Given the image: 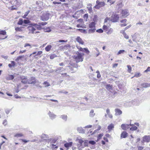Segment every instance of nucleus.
<instances>
[{"instance_id": "1", "label": "nucleus", "mask_w": 150, "mask_h": 150, "mask_svg": "<svg viewBox=\"0 0 150 150\" xmlns=\"http://www.w3.org/2000/svg\"><path fill=\"white\" fill-rule=\"evenodd\" d=\"M76 55H74L73 56L74 58L76 63L83 61V58L82 57L84 55V54L83 53H79L77 52L76 53Z\"/></svg>"}, {"instance_id": "2", "label": "nucleus", "mask_w": 150, "mask_h": 150, "mask_svg": "<svg viewBox=\"0 0 150 150\" xmlns=\"http://www.w3.org/2000/svg\"><path fill=\"white\" fill-rule=\"evenodd\" d=\"M50 13L45 12L41 16V19L43 21H45L48 20L49 18Z\"/></svg>"}, {"instance_id": "3", "label": "nucleus", "mask_w": 150, "mask_h": 150, "mask_svg": "<svg viewBox=\"0 0 150 150\" xmlns=\"http://www.w3.org/2000/svg\"><path fill=\"white\" fill-rule=\"evenodd\" d=\"M79 142L80 144V145L82 148H84L86 146H88V141L85 140L83 141L82 139H79Z\"/></svg>"}, {"instance_id": "4", "label": "nucleus", "mask_w": 150, "mask_h": 150, "mask_svg": "<svg viewBox=\"0 0 150 150\" xmlns=\"http://www.w3.org/2000/svg\"><path fill=\"white\" fill-rule=\"evenodd\" d=\"M119 17L118 14L113 13L111 17L110 21L112 22H117L119 20Z\"/></svg>"}, {"instance_id": "5", "label": "nucleus", "mask_w": 150, "mask_h": 150, "mask_svg": "<svg viewBox=\"0 0 150 150\" xmlns=\"http://www.w3.org/2000/svg\"><path fill=\"white\" fill-rule=\"evenodd\" d=\"M36 4L37 5V6L36 7V8H35V10L37 11H40L41 10V8H38L37 7L38 6L39 8H40L42 5V2L40 1H37L36 2Z\"/></svg>"}, {"instance_id": "6", "label": "nucleus", "mask_w": 150, "mask_h": 150, "mask_svg": "<svg viewBox=\"0 0 150 150\" xmlns=\"http://www.w3.org/2000/svg\"><path fill=\"white\" fill-rule=\"evenodd\" d=\"M121 14L122 16L125 17L129 15L128 10H122Z\"/></svg>"}, {"instance_id": "7", "label": "nucleus", "mask_w": 150, "mask_h": 150, "mask_svg": "<svg viewBox=\"0 0 150 150\" xmlns=\"http://www.w3.org/2000/svg\"><path fill=\"white\" fill-rule=\"evenodd\" d=\"M48 115L50 118L52 120L55 119L57 116L56 115L54 114L52 112L49 111L48 113Z\"/></svg>"}, {"instance_id": "8", "label": "nucleus", "mask_w": 150, "mask_h": 150, "mask_svg": "<svg viewBox=\"0 0 150 150\" xmlns=\"http://www.w3.org/2000/svg\"><path fill=\"white\" fill-rule=\"evenodd\" d=\"M143 139L144 142H149L150 141V136H144L143 137Z\"/></svg>"}, {"instance_id": "9", "label": "nucleus", "mask_w": 150, "mask_h": 150, "mask_svg": "<svg viewBox=\"0 0 150 150\" xmlns=\"http://www.w3.org/2000/svg\"><path fill=\"white\" fill-rule=\"evenodd\" d=\"M27 55H26L25 56L24 55H23L22 56H20L18 57L16 59H15V61L16 62H18L19 60H21V61H23V59L25 57H26L27 56Z\"/></svg>"}, {"instance_id": "10", "label": "nucleus", "mask_w": 150, "mask_h": 150, "mask_svg": "<svg viewBox=\"0 0 150 150\" xmlns=\"http://www.w3.org/2000/svg\"><path fill=\"white\" fill-rule=\"evenodd\" d=\"M6 32L5 30H0V39L2 40L6 38H7V36L5 37V38H2L1 36V35H4L6 34Z\"/></svg>"}, {"instance_id": "11", "label": "nucleus", "mask_w": 150, "mask_h": 150, "mask_svg": "<svg viewBox=\"0 0 150 150\" xmlns=\"http://www.w3.org/2000/svg\"><path fill=\"white\" fill-rule=\"evenodd\" d=\"M115 111V115L116 116L120 115L122 114V112L119 109H116Z\"/></svg>"}, {"instance_id": "12", "label": "nucleus", "mask_w": 150, "mask_h": 150, "mask_svg": "<svg viewBox=\"0 0 150 150\" xmlns=\"http://www.w3.org/2000/svg\"><path fill=\"white\" fill-rule=\"evenodd\" d=\"M76 40L79 44L83 45L84 43V42L82 40V39L79 36H78L77 37V38H76Z\"/></svg>"}, {"instance_id": "13", "label": "nucleus", "mask_w": 150, "mask_h": 150, "mask_svg": "<svg viewBox=\"0 0 150 150\" xmlns=\"http://www.w3.org/2000/svg\"><path fill=\"white\" fill-rule=\"evenodd\" d=\"M28 28L29 30L33 34L35 33V31L36 30V29L34 26L32 25L31 26H28Z\"/></svg>"}, {"instance_id": "14", "label": "nucleus", "mask_w": 150, "mask_h": 150, "mask_svg": "<svg viewBox=\"0 0 150 150\" xmlns=\"http://www.w3.org/2000/svg\"><path fill=\"white\" fill-rule=\"evenodd\" d=\"M31 25L34 26L36 29H37L38 30H40L41 28L40 25L39 24V25H38L35 23H33L31 24Z\"/></svg>"}, {"instance_id": "15", "label": "nucleus", "mask_w": 150, "mask_h": 150, "mask_svg": "<svg viewBox=\"0 0 150 150\" xmlns=\"http://www.w3.org/2000/svg\"><path fill=\"white\" fill-rule=\"evenodd\" d=\"M35 78L34 77H32L30 78V80H29V82H28V84H35L36 83Z\"/></svg>"}, {"instance_id": "16", "label": "nucleus", "mask_w": 150, "mask_h": 150, "mask_svg": "<svg viewBox=\"0 0 150 150\" xmlns=\"http://www.w3.org/2000/svg\"><path fill=\"white\" fill-rule=\"evenodd\" d=\"M121 127L123 130H125L129 127V125L126 124H122L121 125Z\"/></svg>"}, {"instance_id": "17", "label": "nucleus", "mask_w": 150, "mask_h": 150, "mask_svg": "<svg viewBox=\"0 0 150 150\" xmlns=\"http://www.w3.org/2000/svg\"><path fill=\"white\" fill-rule=\"evenodd\" d=\"M127 133L125 131L123 132L121 134L120 137L121 138H126L127 136Z\"/></svg>"}, {"instance_id": "18", "label": "nucleus", "mask_w": 150, "mask_h": 150, "mask_svg": "<svg viewBox=\"0 0 150 150\" xmlns=\"http://www.w3.org/2000/svg\"><path fill=\"white\" fill-rule=\"evenodd\" d=\"M77 130L78 132L79 133H85V130L83 129L81 127H78L77 128Z\"/></svg>"}, {"instance_id": "19", "label": "nucleus", "mask_w": 150, "mask_h": 150, "mask_svg": "<svg viewBox=\"0 0 150 150\" xmlns=\"http://www.w3.org/2000/svg\"><path fill=\"white\" fill-rule=\"evenodd\" d=\"M95 23L94 22H92L89 24V27L90 28H95Z\"/></svg>"}, {"instance_id": "20", "label": "nucleus", "mask_w": 150, "mask_h": 150, "mask_svg": "<svg viewBox=\"0 0 150 150\" xmlns=\"http://www.w3.org/2000/svg\"><path fill=\"white\" fill-rule=\"evenodd\" d=\"M142 86L144 88H146L148 87H150V83H144L141 84Z\"/></svg>"}, {"instance_id": "21", "label": "nucleus", "mask_w": 150, "mask_h": 150, "mask_svg": "<svg viewBox=\"0 0 150 150\" xmlns=\"http://www.w3.org/2000/svg\"><path fill=\"white\" fill-rule=\"evenodd\" d=\"M77 67L78 65L77 64H76V66L75 67V69H74V68H70V70L71 71V73H74L76 72L77 69Z\"/></svg>"}, {"instance_id": "22", "label": "nucleus", "mask_w": 150, "mask_h": 150, "mask_svg": "<svg viewBox=\"0 0 150 150\" xmlns=\"http://www.w3.org/2000/svg\"><path fill=\"white\" fill-rule=\"evenodd\" d=\"M72 144V142H69L68 143H66L64 144V146L66 148L68 149V148L69 147L71 146Z\"/></svg>"}, {"instance_id": "23", "label": "nucleus", "mask_w": 150, "mask_h": 150, "mask_svg": "<svg viewBox=\"0 0 150 150\" xmlns=\"http://www.w3.org/2000/svg\"><path fill=\"white\" fill-rule=\"evenodd\" d=\"M15 5L16 6H18L22 4V2L21 0H16L15 2Z\"/></svg>"}, {"instance_id": "24", "label": "nucleus", "mask_w": 150, "mask_h": 150, "mask_svg": "<svg viewBox=\"0 0 150 150\" xmlns=\"http://www.w3.org/2000/svg\"><path fill=\"white\" fill-rule=\"evenodd\" d=\"M114 128V125L112 124H111L108 127V129L109 131H111Z\"/></svg>"}, {"instance_id": "25", "label": "nucleus", "mask_w": 150, "mask_h": 150, "mask_svg": "<svg viewBox=\"0 0 150 150\" xmlns=\"http://www.w3.org/2000/svg\"><path fill=\"white\" fill-rule=\"evenodd\" d=\"M52 47L51 45H48L45 48V50L47 52H49L50 50Z\"/></svg>"}, {"instance_id": "26", "label": "nucleus", "mask_w": 150, "mask_h": 150, "mask_svg": "<svg viewBox=\"0 0 150 150\" xmlns=\"http://www.w3.org/2000/svg\"><path fill=\"white\" fill-rule=\"evenodd\" d=\"M60 117L62 118L63 120H64L65 121H66L67 120V115H61Z\"/></svg>"}, {"instance_id": "27", "label": "nucleus", "mask_w": 150, "mask_h": 150, "mask_svg": "<svg viewBox=\"0 0 150 150\" xmlns=\"http://www.w3.org/2000/svg\"><path fill=\"white\" fill-rule=\"evenodd\" d=\"M14 78V76L12 75H9L8 77L6 78V79L8 80H13Z\"/></svg>"}, {"instance_id": "28", "label": "nucleus", "mask_w": 150, "mask_h": 150, "mask_svg": "<svg viewBox=\"0 0 150 150\" xmlns=\"http://www.w3.org/2000/svg\"><path fill=\"white\" fill-rule=\"evenodd\" d=\"M40 137L42 139H44V138H49V137L48 136V135L45 134H42L41 136Z\"/></svg>"}, {"instance_id": "29", "label": "nucleus", "mask_w": 150, "mask_h": 150, "mask_svg": "<svg viewBox=\"0 0 150 150\" xmlns=\"http://www.w3.org/2000/svg\"><path fill=\"white\" fill-rule=\"evenodd\" d=\"M96 30L95 28H91V29L88 30V32L89 33H94Z\"/></svg>"}, {"instance_id": "30", "label": "nucleus", "mask_w": 150, "mask_h": 150, "mask_svg": "<svg viewBox=\"0 0 150 150\" xmlns=\"http://www.w3.org/2000/svg\"><path fill=\"white\" fill-rule=\"evenodd\" d=\"M57 56L55 54H52L50 56V58L51 59H53L55 57H57Z\"/></svg>"}, {"instance_id": "31", "label": "nucleus", "mask_w": 150, "mask_h": 150, "mask_svg": "<svg viewBox=\"0 0 150 150\" xmlns=\"http://www.w3.org/2000/svg\"><path fill=\"white\" fill-rule=\"evenodd\" d=\"M23 136V134L21 133H17L15 134L14 137L17 138L21 137Z\"/></svg>"}, {"instance_id": "32", "label": "nucleus", "mask_w": 150, "mask_h": 150, "mask_svg": "<svg viewBox=\"0 0 150 150\" xmlns=\"http://www.w3.org/2000/svg\"><path fill=\"white\" fill-rule=\"evenodd\" d=\"M95 115V113H94L93 110H91L90 112V116L91 117H93Z\"/></svg>"}, {"instance_id": "33", "label": "nucleus", "mask_w": 150, "mask_h": 150, "mask_svg": "<svg viewBox=\"0 0 150 150\" xmlns=\"http://www.w3.org/2000/svg\"><path fill=\"white\" fill-rule=\"evenodd\" d=\"M23 22V19L22 18H20L19 19L18 21V22L17 24L19 25H21L22 24Z\"/></svg>"}, {"instance_id": "34", "label": "nucleus", "mask_w": 150, "mask_h": 150, "mask_svg": "<svg viewBox=\"0 0 150 150\" xmlns=\"http://www.w3.org/2000/svg\"><path fill=\"white\" fill-rule=\"evenodd\" d=\"M63 69V68L62 67H59L57 68L56 69L54 70V71L55 72H57L58 71H59L62 70Z\"/></svg>"}, {"instance_id": "35", "label": "nucleus", "mask_w": 150, "mask_h": 150, "mask_svg": "<svg viewBox=\"0 0 150 150\" xmlns=\"http://www.w3.org/2000/svg\"><path fill=\"white\" fill-rule=\"evenodd\" d=\"M99 5L101 7L104 6L105 5V3L104 2H101V1Z\"/></svg>"}, {"instance_id": "36", "label": "nucleus", "mask_w": 150, "mask_h": 150, "mask_svg": "<svg viewBox=\"0 0 150 150\" xmlns=\"http://www.w3.org/2000/svg\"><path fill=\"white\" fill-rule=\"evenodd\" d=\"M113 31V30L112 28H110L109 30L107 32L108 34H111Z\"/></svg>"}, {"instance_id": "37", "label": "nucleus", "mask_w": 150, "mask_h": 150, "mask_svg": "<svg viewBox=\"0 0 150 150\" xmlns=\"http://www.w3.org/2000/svg\"><path fill=\"white\" fill-rule=\"evenodd\" d=\"M88 143L90 144H91V145H94L95 144H96V142L95 141H93V140L89 141H88Z\"/></svg>"}, {"instance_id": "38", "label": "nucleus", "mask_w": 150, "mask_h": 150, "mask_svg": "<svg viewBox=\"0 0 150 150\" xmlns=\"http://www.w3.org/2000/svg\"><path fill=\"white\" fill-rule=\"evenodd\" d=\"M137 129V127L135 126L132 127L130 128V130L132 131L135 130Z\"/></svg>"}, {"instance_id": "39", "label": "nucleus", "mask_w": 150, "mask_h": 150, "mask_svg": "<svg viewBox=\"0 0 150 150\" xmlns=\"http://www.w3.org/2000/svg\"><path fill=\"white\" fill-rule=\"evenodd\" d=\"M28 81L27 80V79L26 78H25V79H24L23 80H22L21 82L23 83L24 84H26L27 83Z\"/></svg>"}, {"instance_id": "40", "label": "nucleus", "mask_w": 150, "mask_h": 150, "mask_svg": "<svg viewBox=\"0 0 150 150\" xmlns=\"http://www.w3.org/2000/svg\"><path fill=\"white\" fill-rule=\"evenodd\" d=\"M96 32L99 33H102L103 32V31L102 29L100 28L96 30Z\"/></svg>"}, {"instance_id": "41", "label": "nucleus", "mask_w": 150, "mask_h": 150, "mask_svg": "<svg viewBox=\"0 0 150 150\" xmlns=\"http://www.w3.org/2000/svg\"><path fill=\"white\" fill-rule=\"evenodd\" d=\"M22 27H16L15 28V30L16 31H21L22 30Z\"/></svg>"}, {"instance_id": "42", "label": "nucleus", "mask_w": 150, "mask_h": 150, "mask_svg": "<svg viewBox=\"0 0 150 150\" xmlns=\"http://www.w3.org/2000/svg\"><path fill=\"white\" fill-rule=\"evenodd\" d=\"M79 30L81 32L84 33H87L86 30L85 29H79Z\"/></svg>"}, {"instance_id": "43", "label": "nucleus", "mask_w": 150, "mask_h": 150, "mask_svg": "<svg viewBox=\"0 0 150 150\" xmlns=\"http://www.w3.org/2000/svg\"><path fill=\"white\" fill-rule=\"evenodd\" d=\"M47 22H42L39 23H38V24L40 25L41 26V25L43 26V25H46L47 24Z\"/></svg>"}, {"instance_id": "44", "label": "nucleus", "mask_w": 150, "mask_h": 150, "mask_svg": "<svg viewBox=\"0 0 150 150\" xmlns=\"http://www.w3.org/2000/svg\"><path fill=\"white\" fill-rule=\"evenodd\" d=\"M122 6V3H120L117 4V7L118 8H121Z\"/></svg>"}, {"instance_id": "45", "label": "nucleus", "mask_w": 150, "mask_h": 150, "mask_svg": "<svg viewBox=\"0 0 150 150\" xmlns=\"http://www.w3.org/2000/svg\"><path fill=\"white\" fill-rule=\"evenodd\" d=\"M30 11H28L27 12L25 13V14L23 16V17L24 18H26V16H27L29 13L30 12Z\"/></svg>"}, {"instance_id": "46", "label": "nucleus", "mask_w": 150, "mask_h": 150, "mask_svg": "<svg viewBox=\"0 0 150 150\" xmlns=\"http://www.w3.org/2000/svg\"><path fill=\"white\" fill-rule=\"evenodd\" d=\"M96 73L97 74V77L98 78H100L101 77V75L100 74V73L99 71H96Z\"/></svg>"}, {"instance_id": "47", "label": "nucleus", "mask_w": 150, "mask_h": 150, "mask_svg": "<svg viewBox=\"0 0 150 150\" xmlns=\"http://www.w3.org/2000/svg\"><path fill=\"white\" fill-rule=\"evenodd\" d=\"M43 84L45 85V87H48V86H50V84L49 83H48L47 82V81H45L43 83Z\"/></svg>"}, {"instance_id": "48", "label": "nucleus", "mask_w": 150, "mask_h": 150, "mask_svg": "<svg viewBox=\"0 0 150 150\" xmlns=\"http://www.w3.org/2000/svg\"><path fill=\"white\" fill-rule=\"evenodd\" d=\"M125 51L124 50H120L118 52L117 54L119 55V54H120L122 53H123Z\"/></svg>"}, {"instance_id": "49", "label": "nucleus", "mask_w": 150, "mask_h": 150, "mask_svg": "<svg viewBox=\"0 0 150 150\" xmlns=\"http://www.w3.org/2000/svg\"><path fill=\"white\" fill-rule=\"evenodd\" d=\"M127 67L128 69V72L130 73L131 71L132 68H131V67L130 65H127Z\"/></svg>"}, {"instance_id": "50", "label": "nucleus", "mask_w": 150, "mask_h": 150, "mask_svg": "<svg viewBox=\"0 0 150 150\" xmlns=\"http://www.w3.org/2000/svg\"><path fill=\"white\" fill-rule=\"evenodd\" d=\"M51 31V30L49 27H47L45 30V32H50Z\"/></svg>"}, {"instance_id": "51", "label": "nucleus", "mask_w": 150, "mask_h": 150, "mask_svg": "<svg viewBox=\"0 0 150 150\" xmlns=\"http://www.w3.org/2000/svg\"><path fill=\"white\" fill-rule=\"evenodd\" d=\"M106 88L110 90L112 89V86L110 84L107 85L106 86Z\"/></svg>"}, {"instance_id": "52", "label": "nucleus", "mask_w": 150, "mask_h": 150, "mask_svg": "<svg viewBox=\"0 0 150 150\" xmlns=\"http://www.w3.org/2000/svg\"><path fill=\"white\" fill-rule=\"evenodd\" d=\"M132 40L133 41L136 42V38L135 37V35H132Z\"/></svg>"}, {"instance_id": "53", "label": "nucleus", "mask_w": 150, "mask_h": 150, "mask_svg": "<svg viewBox=\"0 0 150 150\" xmlns=\"http://www.w3.org/2000/svg\"><path fill=\"white\" fill-rule=\"evenodd\" d=\"M30 22V21L28 20H25L23 21V23L25 24H28Z\"/></svg>"}, {"instance_id": "54", "label": "nucleus", "mask_w": 150, "mask_h": 150, "mask_svg": "<svg viewBox=\"0 0 150 150\" xmlns=\"http://www.w3.org/2000/svg\"><path fill=\"white\" fill-rule=\"evenodd\" d=\"M140 76V74L139 73H136L134 75V76L136 77H139Z\"/></svg>"}, {"instance_id": "55", "label": "nucleus", "mask_w": 150, "mask_h": 150, "mask_svg": "<svg viewBox=\"0 0 150 150\" xmlns=\"http://www.w3.org/2000/svg\"><path fill=\"white\" fill-rule=\"evenodd\" d=\"M84 51L87 54H88L90 52L88 50L87 48H84Z\"/></svg>"}, {"instance_id": "56", "label": "nucleus", "mask_w": 150, "mask_h": 150, "mask_svg": "<svg viewBox=\"0 0 150 150\" xmlns=\"http://www.w3.org/2000/svg\"><path fill=\"white\" fill-rule=\"evenodd\" d=\"M3 124L4 126H6L7 124V121L6 120H4L3 122Z\"/></svg>"}, {"instance_id": "57", "label": "nucleus", "mask_w": 150, "mask_h": 150, "mask_svg": "<svg viewBox=\"0 0 150 150\" xmlns=\"http://www.w3.org/2000/svg\"><path fill=\"white\" fill-rule=\"evenodd\" d=\"M42 53V51H38L37 54L35 55V56H38V55H40V54H41Z\"/></svg>"}, {"instance_id": "58", "label": "nucleus", "mask_w": 150, "mask_h": 150, "mask_svg": "<svg viewBox=\"0 0 150 150\" xmlns=\"http://www.w3.org/2000/svg\"><path fill=\"white\" fill-rule=\"evenodd\" d=\"M94 7L96 9H99L100 8V6L98 4H97Z\"/></svg>"}, {"instance_id": "59", "label": "nucleus", "mask_w": 150, "mask_h": 150, "mask_svg": "<svg viewBox=\"0 0 150 150\" xmlns=\"http://www.w3.org/2000/svg\"><path fill=\"white\" fill-rule=\"evenodd\" d=\"M11 64L13 67H14L16 65V63L14 61H11Z\"/></svg>"}, {"instance_id": "60", "label": "nucleus", "mask_w": 150, "mask_h": 150, "mask_svg": "<svg viewBox=\"0 0 150 150\" xmlns=\"http://www.w3.org/2000/svg\"><path fill=\"white\" fill-rule=\"evenodd\" d=\"M103 135V134H99L98 136V138L99 139H101V138Z\"/></svg>"}, {"instance_id": "61", "label": "nucleus", "mask_w": 150, "mask_h": 150, "mask_svg": "<svg viewBox=\"0 0 150 150\" xmlns=\"http://www.w3.org/2000/svg\"><path fill=\"white\" fill-rule=\"evenodd\" d=\"M124 37L127 39H128L129 38V37L128 35H127L125 33H124Z\"/></svg>"}, {"instance_id": "62", "label": "nucleus", "mask_w": 150, "mask_h": 150, "mask_svg": "<svg viewBox=\"0 0 150 150\" xmlns=\"http://www.w3.org/2000/svg\"><path fill=\"white\" fill-rule=\"evenodd\" d=\"M67 42V40H60L58 41V42Z\"/></svg>"}, {"instance_id": "63", "label": "nucleus", "mask_w": 150, "mask_h": 150, "mask_svg": "<svg viewBox=\"0 0 150 150\" xmlns=\"http://www.w3.org/2000/svg\"><path fill=\"white\" fill-rule=\"evenodd\" d=\"M150 71V67H148L147 69L145 70L144 72H147L148 71Z\"/></svg>"}, {"instance_id": "64", "label": "nucleus", "mask_w": 150, "mask_h": 150, "mask_svg": "<svg viewBox=\"0 0 150 150\" xmlns=\"http://www.w3.org/2000/svg\"><path fill=\"white\" fill-rule=\"evenodd\" d=\"M26 51V50H23V51H22L21 50L19 52V54H21L22 53H24Z\"/></svg>"}]
</instances>
